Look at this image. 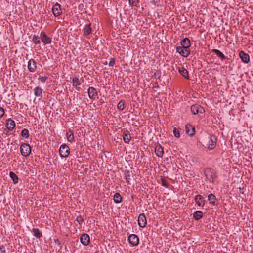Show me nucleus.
Here are the masks:
<instances>
[{"instance_id":"1","label":"nucleus","mask_w":253,"mask_h":253,"mask_svg":"<svg viewBox=\"0 0 253 253\" xmlns=\"http://www.w3.org/2000/svg\"><path fill=\"white\" fill-rule=\"evenodd\" d=\"M217 138L214 135H209L205 138L204 143L209 150L213 149L216 145Z\"/></svg>"},{"instance_id":"2","label":"nucleus","mask_w":253,"mask_h":253,"mask_svg":"<svg viewBox=\"0 0 253 253\" xmlns=\"http://www.w3.org/2000/svg\"><path fill=\"white\" fill-rule=\"evenodd\" d=\"M204 174L206 178L210 182L213 183L216 178V173L214 169L207 168L204 170Z\"/></svg>"},{"instance_id":"3","label":"nucleus","mask_w":253,"mask_h":253,"mask_svg":"<svg viewBox=\"0 0 253 253\" xmlns=\"http://www.w3.org/2000/svg\"><path fill=\"white\" fill-rule=\"evenodd\" d=\"M20 150L21 155L24 157L28 156L31 152V148L29 144L27 143H23L20 146Z\"/></svg>"},{"instance_id":"4","label":"nucleus","mask_w":253,"mask_h":253,"mask_svg":"<svg viewBox=\"0 0 253 253\" xmlns=\"http://www.w3.org/2000/svg\"><path fill=\"white\" fill-rule=\"evenodd\" d=\"M59 153L61 157L66 158L70 154V149L69 147L66 144H62L59 148Z\"/></svg>"},{"instance_id":"5","label":"nucleus","mask_w":253,"mask_h":253,"mask_svg":"<svg viewBox=\"0 0 253 253\" xmlns=\"http://www.w3.org/2000/svg\"><path fill=\"white\" fill-rule=\"evenodd\" d=\"M191 110L192 113L195 115L200 113H203L205 112V110L203 107L198 104H194L191 106Z\"/></svg>"},{"instance_id":"6","label":"nucleus","mask_w":253,"mask_h":253,"mask_svg":"<svg viewBox=\"0 0 253 253\" xmlns=\"http://www.w3.org/2000/svg\"><path fill=\"white\" fill-rule=\"evenodd\" d=\"M176 52H178L181 56L187 57L190 54V50L183 48L181 46H177L176 48Z\"/></svg>"},{"instance_id":"7","label":"nucleus","mask_w":253,"mask_h":253,"mask_svg":"<svg viewBox=\"0 0 253 253\" xmlns=\"http://www.w3.org/2000/svg\"><path fill=\"white\" fill-rule=\"evenodd\" d=\"M147 223L146 218L144 213H141L138 218V224L140 227L144 228Z\"/></svg>"},{"instance_id":"8","label":"nucleus","mask_w":253,"mask_h":253,"mask_svg":"<svg viewBox=\"0 0 253 253\" xmlns=\"http://www.w3.org/2000/svg\"><path fill=\"white\" fill-rule=\"evenodd\" d=\"M129 243L133 246H137L139 244V240L138 236L135 234H131L128 238Z\"/></svg>"},{"instance_id":"9","label":"nucleus","mask_w":253,"mask_h":253,"mask_svg":"<svg viewBox=\"0 0 253 253\" xmlns=\"http://www.w3.org/2000/svg\"><path fill=\"white\" fill-rule=\"evenodd\" d=\"M185 131L186 133L190 137L193 136L195 133V129L194 126L190 124L186 125Z\"/></svg>"},{"instance_id":"10","label":"nucleus","mask_w":253,"mask_h":253,"mask_svg":"<svg viewBox=\"0 0 253 253\" xmlns=\"http://www.w3.org/2000/svg\"><path fill=\"white\" fill-rule=\"evenodd\" d=\"M29 71L31 72H34L37 68V62L33 59L29 60L27 65Z\"/></svg>"},{"instance_id":"11","label":"nucleus","mask_w":253,"mask_h":253,"mask_svg":"<svg viewBox=\"0 0 253 253\" xmlns=\"http://www.w3.org/2000/svg\"><path fill=\"white\" fill-rule=\"evenodd\" d=\"M40 37L42 42H43L44 44H48L51 43V39L48 37L44 32H41L40 34Z\"/></svg>"},{"instance_id":"12","label":"nucleus","mask_w":253,"mask_h":253,"mask_svg":"<svg viewBox=\"0 0 253 253\" xmlns=\"http://www.w3.org/2000/svg\"><path fill=\"white\" fill-rule=\"evenodd\" d=\"M87 91L88 96L91 99H95L98 95L96 89L93 87H89Z\"/></svg>"},{"instance_id":"13","label":"nucleus","mask_w":253,"mask_h":253,"mask_svg":"<svg viewBox=\"0 0 253 253\" xmlns=\"http://www.w3.org/2000/svg\"><path fill=\"white\" fill-rule=\"evenodd\" d=\"M80 241L83 245H88L90 242L89 236L86 233L83 234L80 237Z\"/></svg>"},{"instance_id":"14","label":"nucleus","mask_w":253,"mask_h":253,"mask_svg":"<svg viewBox=\"0 0 253 253\" xmlns=\"http://www.w3.org/2000/svg\"><path fill=\"white\" fill-rule=\"evenodd\" d=\"M181 47L187 49H190L191 45L190 41L188 38H184L180 42Z\"/></svg>"},{"instance_id":"15","label":"nucleus","mask_w":253,"mask_h":253,"mask_svg":"<svg viewBox=\"0 0 253 253\" xmlns=\"http://www.w3.org/2000/svg\"><path fill=\"white\" fill-rule=\"evenodd\" d=\"M195 201L196 203L199 206L203 207L205 205V203L206 200L204 199V198L201 195H197L195 197Z\"/></svg>"},{"instance_id":"16","label":"nucleus","mask_w":253,"mask_h":253,"mask_svg":"<svg viewBox=\"0 0 253 253\" xmlns=\"http://www.w3.org/2000/svg\"><path fill=\"white\" fill-rule=\"evenodd\" d=\"M5 126L9 130L11 131L15 126V123L13 120L9 118L6 121Z\"/></svg>"},{"instance_id":"17","label":"nucleus","mask_w":253,"mask_h":253,"mask_svg":"<svg viewBox=\"0 0 253 253\" xmlns=\"http://www.w3.org/2000/svg\"><path fill=\"white\" fill-rule=\"evenodd\" d=\"M239 56L242 61L245 63H248L250 62L249 55L245 53L243 51H241L239 53Z\"/></svg>"},{"instance_id":"18","label":"nucleus","mask_w":253,"mask_h":253,"mask_svg":"<svg viewBox=\"0 0 253 253\" xmlns=\"http://www.w3.org/2000/svg\"><path fill=\"white\" fill-rule=\"evenodd\" d=\"M61 6L59 4L56 3L52 7V12L56 17L60 15L61 13Z\"/></svg>"},{"instance_id":"19","label":"nucleus","mask_w":253,"mask_h":253,"mask_svg":"<svg viewBox=\"0 0 253 253\" xmlns=\"http://www.w3.org/2000/svg\"><path fill=\"white\" fill-rule=\"evenodd\" d=\"M125 177L126 182L127 184H130V181L131 179V177H133L134 174L132 172L129 171L128 170H126L124 171Z\"/></svg>"},{"instance_id":"20","label":"nucleus","mask_w":253,"mask_h":253,"mask_svg":"<svg viewBox=\"0 0 253 253\" xmlns=\"http://www.w3.org/2000/svg\"><path fill=\"white\" fill-rule=\"evenodd\" d=\"M156 155L159 157H162L164 154L163 148L160 145H157L155 148Z\"/></svg>"},{"instance_id":"21","label":"nucleus","mask_w":253,"mask_h":253,"mask_svg":"<svg viewBox=\"0 0 253 253\" xmlns=\"http://www.w3.org/2000/svg\"><path fill=\"white\" fill-rule=\"evenodd\" d=\"M123 140L126 143H128L130 139V134L128 130H125L124 131L123 134Z\"/></svg>"},{"instance_id":"22","label":"nucleus","mask_w":253,"mask_h":253,"mask_svg":"<svg viewBox=\"0 0 253 253\" xmlns=\"http://www.w3.org/2000/svg\"><path fill=\"white\" fill-rule=\"evenodd\" d=\"M178 71L179 73L182 75L185 78L188 79V72L183 67H180L178 68Z\"/></svg>"},{"instance_id":"23","label":"nucleus","mask_w":253,"mask_h":253,"mask_svg":"<svg viewBox=\"0 0 253 253\" xmlns=\"http://www.w3.org/2000/svg\"><path fill=\"white\" fill-rule=\"evenodd\" d=\"M72 83L73 86L75 87L78 91H79L81 88L79 86L81 85V83L78 78L76 77L73 78Z\"/></svg>"},{"instance_id":"24","label":"nucleus","mask_w":253,"mask_h":253,"mask_svg":"<svg viewBox=\"0 0 253 253\" xmlns=\"http://www.w3.org/2000/svg\"><path fill=\"white\" fill-rule=\"evenodd\" d=\"M84 35L88 36L92 33L91 24H87L83 29Z\"/></svg>"},{"instance_id":"25","label":"nucleus","mask_w":253,"mask_h":253,"mask_svg":"<svg viewBox=\"0 0 253 253\" xmlns=\"http://www.w3.org/2000/svg\"><path fill=\"white\" fill-rule=\"evenodd\" d=\"M212 51L222 60L226 59V57L220 50L216 49H213Z\"/></svg>"},{"instance_id":"26","label":"nucleus","mask_w":253,"mask_h":253,"mask_svg":"<svg viewBox=\"0 0 253 253\" xmlns=\"http://www.w3.org/2000/svg\"><path fill=\"white\" fill-rule=\"evenodd\" d=\"M208 200L209 201V202L210 204H212L213 205H215V201L217 200V199L215 197V196L212 193L210 194L208 196Z\"/></svg>"},{"instance_id":"27","label":"nucleus","mask_w":253,"mask_h":253,"mask_svg":"<svg viewBox=\"0 0 253 253\" xmlns=\"http://www.w3.org/2000/svg\"><path fill=\"white\" fill-rule=\"evenodd\" d=\"M203 213L201 211H197L193 213V218L196 220H198L202 218Z\"/></svg>"},{"instance_id":"28","label":"nucleus","mask_w":253,"mask_h":253,"mask_svg":"<svg viewBox=\"0 0 253 253\" xmlns=\"http://www.w3.org/2000/svg\"><path fill=\"white\" fill-rule=\"evenodd\" d=\"M66 137L68 141L70 142H73L74 141V137L73 133L72 131L69 130L66 132Z\"/></svg>"},{"instance_id":"29","label":"nucleus","mask_w":253,"mask_h":253,"mask_svg":"<svg viewBox=\"0 0 253 253\" xmlns=\"http://www.w3.org/2000/svg\"><path fill=\"white\" fill-rule=\"evenodd\" d=\"M42 89L39 86L36 87L34 89V94L37 97L42 96Z\"/></svg>"},{"instance_id":"30","label":"nucleus","mask_w":253,"mask_h":253,"mask_svg":"<svg viewBox=\"0 0 253 253\" xmlns=\"http://www.w3.org/2000/svg\"><path fill=\"white\" fill-rule=\"evenodd\" d=\"M114 201L115 203H120L122 200V196L119 193H115L113 198Z\"/></svg>"},{"instance_id":"31","label":"nucleus","mask_w":253,"mask_h":253,"mask_svg":"<svg viewBox=\"0 0 253 253\" xmlns=\"http://www.w3.org/2000/svg\"><path fill=\"white\" fill-rule=\"evenodd\" d=\"M32 232L34 236L37 238H40L42 236V233L38 228H33Z\"/></svg>"},{"instance_id":"32","label":"nucleus","mask_w":253,"mask_h":253,"mask_svg":"<svg viewBox=\"0 0 253 253\" xmlns=\"http://www.w3.org/2000/svg\"><path fill=\"white\" fill-rule=\"evenodd\" d=\"M9 176L10 178L12 179L13 183L16 184L18 182V177L17 175L14 173L13 172L10 171L9 173Z\"/></svg>"},{"instance_id":"33","label":"nucleus","mask_w":253,"mask_h":253,"mask_svg":"<svg viewBox=\"0 0 253 253\" xmlns=\"http://www.w3.org/2000/svg\"><path fill=\"white\" fill-rule=\"evenodd\" d=\"M21 136L25 138H27L29 136V131L27 129H24L21 132Z\"/></svg>"},{"instance_id":"34","label":"nucleus","mask_w":253,"mask_h":253,"mask_svg":"<svg viewBox=\"0 0 253 253\" xmlns=\"http://www.w3.org/2000/svg\"><path fill=\"white\" fill-rule=\"evenodd\" d=\"M129 4L132 6L138 7L139 3V0H128Z\"/></svg>"},{"instance_id":"35","label":"nucleus","mask_w":253,"mask_h":253,"mask_svg":"<svg viewBox=\"0 0 253 253\" xmlns=\"http://www.w3.org/2000/svg\"><path fill=\"white\" fill-rule=\"evenodd\" d=\"M117 108L119 110H123L124 109V101L121 100L119 101L117 105Z\"/></svg>"},{"instance_id":"36","label":"nucleus","mask_w":253,"mask_h":253,"mask_svg":"<svg viewBox=\"0 0 253 253\" xmlns=\"http://www.w3.org/2000/svg\"><path fill=\"white\" fill-rule=\"evenodd\" d=\"M32 41L36 44H40L41 42L39 40V37L38 36L34 35L32 38Z\"/></svg>"},{"instance_id":"37","label":"nucleus","mask_w":253,"mask_h":253,"mask_svg":"<svg viewBox=\"0 0 253 253\" xmlns=\"http://www.w3.org/2000/svg\"><path fill=\"white\" fill-rule=\"evenodd\" d=\"M161 183H162V185L166 187V188H168L169 187V184L167 182V181L166 180V179H165L164 178H161Z\"/></svg>"},{"instance_id":"38","label":"nucleus","mask_w":253,"mask_h":253,"mask_svg":"<svg viewBox=\"0 0 253 253\" xmlns=\"http://www.w3.org/2000/svg\"><path fill=\"white\" fill-rule=\"evenodd\" d=\"M173 134L175 137L177 138H179L180 137V133L179 131L176 128V127H174L173 129Z\"/></svg>"},{"instance_id":"39","label":"nucleus","mask_w":253,"mask_h":253,"mask_svg":"<svg viewBox=\"0 0 253 253\" xmlns=\"http://www.w3.org/2000/svg\"><path fill=\"white\" fill-rule=\"evenodd\" d=\"M76 220L79 223V224H81V225L84 222V219H83V218L81 216H78L77 217Z\"/></svg>"},{"instance_id":"40","label":"nucleus","mask_w":253,"mask_h":253,"mask_svg":"<svg viewBox=\"0 0 253 253\" xmlns=\"http://www.w3.org/2000/svg\"><path fill=\"white\" fill-rule=\"evenodd\" d=\"M115 63V60L113 58H111L110 59V62L109 63V66L110 67L113 66Z\"/></svg>"},{"instance_id":"41","label":"nucleus","mask_w":253,"mask_h":253,"mask_svg":"<svg viewBox=\"0 0 253 253\" xmlns=\"http://www.w3.org/2000/svg\"><path fill=\"white\" fill-rule=\"evenodd\" d=\"M47 79H48L47 77H46V76L40 77L39 78V79L41 81V82H42V83H44L47 80Z\"/></svg>"},{"instance_id":"42","label":"nucleus","mask_w":253,"mask_h":253,"mask_svg":"<svg viewBox=\"0 0 253 253\" xmlns=\"http://www.w3.org/2000/svg\"><path fill=\"white\" fill-rule=\"evenodd\" d=\"M4 113V109L2 107H0V118H2L3 116Z\"/></svg>"},{"instance_id":"43","label":"nucleus","mask_w":253,"mask_h":253,"mask_svg":"<svg viewBox=\"0 0 253 253\" xmlns=\"http://www.w3.org/2000/svg\"><path fill=\"white\" fill-rule=\"evenodd\" d=\"M0 253H6L5 247L3 245L0 246Z\"/></svg>"},{"instance_id":"44","label":"nucleus","mask_w":253,"mask_h":253,"mask_svg":"<svg viewBox=\"0 0 253 253\" xmlns=\"http://www.w3.org/2000/svg\"><path fill=\"white\" fill-rule=\"evenodd\" d=\"M244 187H239V193L242 194H244Z\"/></svg>"},{"instance_id":"45","label":"nucleus","mask_w":253,"mask_h":253,"mask_svg":"<svg viewBox=\"0 0 253 253\" xmlns=\"http://www.w3.org/2000/svg\"><path fill=\"white\" fill-rule=\"evenodd\" d=\"M55 242L56 244H57L58 245H61L60 242V241H59V240H58V239L56 240L55 241Z\"/></svg>"},{"instance_id":"46","label":"nucleus","mask_w":253,"mask_h":253,"mask_svg":"<svg viewBox=\"0 0 253 253\" xmlns=\"http://www.w3.org/2000/svg\"><path fill=\"white\" fill-rule=\"evenodd\" d=\"M155 76L156 77V76H158V78H159L160 77V75H159V74H157L156 73H155Z\"/></svg>"}]
</instances>
